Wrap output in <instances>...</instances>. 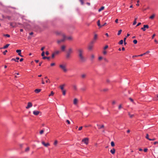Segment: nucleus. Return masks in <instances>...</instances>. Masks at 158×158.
<instances>
[{"label": "nucleus", "mask_w": 158, "mask_h": 158, "mask_svg": "<svg viewBox=\"0 0 158 158\" xmlns=\"http://www.w3.org/2000/svg\"><path fill=\"white\" fill-rule=\"evenodd\" d=\"M77 53L78 54L79 58L82 62H84L85 61V59L83 56L84 53V49L83 48H80L77 49Z\"/></svg>", "instance_id": "f257e3e1"}, {"label": "nucleus", "mask_w": 158, "mask_h": 158, "mask_svg": "<svg viewBox=\"0 0 158 158\" xmlns=\"http://www.w3.org/2000/svg\"><path fill=\"white\" fill-rule=\"evenodd\" d=\"M59 67L64 72H66L67 71V70L65 65L63 64H61L60 65Z\"/></svg>", "instance_id": "f03ea898"}, {"label": "nucleus", "mask_w": 158, "mask_h": 158, "mask_svg": "<svg viewBox=\"0 0 158 158\" xmlns=\"http://www.w3.org/2000/svg\"><path fill=\"white\" fill-rule=\"evenodd\" d=\"M72 52V49L71 48H70L69 49L66 55V58L67 59L69 58L70 57V54Z\"/></svg>", "instance_id": "7ed1b4c3"}, {"label": "nucleus", "mask_w": 158, "mask_h": 158, "mask_svg": "<svg viewBox=\"0 0 158 158\" xmlns=\"http://www.w3.org/2000/svg\"><path fill=\"white\" fill-rule=\"evenodd\" d=\"M62 36L63 37V38L62 39L57 40V43L58 44H60L61 42L64 41L66 40V36L65 35L63 34L62 35Z\"/></svg>", "instance_id": "20e7f679"}, {"label": "nucleus", "mask_w": 158, "mask_h": 158, "mask_svg": "<svg viewBox=\"0 0 158 158\" xmlns=\"http://www.w3.org/2000/svg\"><path fill=\"white\" fill-rule=\"evenodd\" d=\"M89 139L88 138H85L83 139L82 142L84 143L86 145H87L89 143Z\"/></svg>", "instance_id": "39448f33"}, {"label": "nucleus", "mask_w": 158, "mask_h": 158, "mask_svg": "<svg viewBox=\"0 0 158 158\" xmlns=\"http://www.w3.org/2000/svg\"><path fill=\"white\" fill-rule=\"evenodd\" d=\"M97 126L98 127V128L99 129H103L104 128V126L103 124L100 125L99 124H97Z\"/></svg>", "instance_id": "423d86ee"}, {"label": "nucleus", "mask_w": 158, "mask_h": 158, "mask_svg": "<svg viewBox=\"0 0 158 158\" xmlns=\"http://www.w3.org/2000/svg\"><path fill=\"white\" fill-rule=\"evenodd\" d=\"M149 27V26L147 25H143V27L141 28V29L143 30V31H145L146 30V28L148 29Z\"/></svg>", "instance_id": "0eeeda50"}, {"label": "nucleus", "mask_w": 158, "mask_h": 158, "mask_svg": "<svg viewBox=\"0 0 158 158\" xmlns=\"http://www.w3.org/2000/svg\"><path fill=\"white\" fill-rule=\"evenodd\" d=\"M32 106V103L31 102H29L28 103L27 106L26 107L27 109H28L29 108L31 107Z\"/></svg>", "instance_id": "6e6552de"}, {"label": "nucleus", "mask_w": 158, "mask_h": 158, "mask_svg": "<svg viewBox=\"0 0 158 158\" xmlns=\"http://www.w3.org/2000/svg\"><path fill=\"white\" fill-rule=\"evenodd\" d=\"M97 38V34H95L94 36V40L91 42V44H93L95 42V40Z\"/></svg>", "instance_id": "1a4fd4ad"}, {"label": "nucleus", "mask_w": 158, "mask_h": 158, "mask_svg": "<svg viewBox=\"0 0 158 158\" xmlns=\"http://www.w3.org/2000/svg\"><path fill=\"white\" fill-rule=\"evenodd\" d=\"M42 143L43 145L46 147H47L50 145V144L49 143H45L44 141H42Z\"/></svg>", "instance_id": "9d476101"}, {"label": "nucleus", "mask_w": 158, "mask_h": 158, "mask_svg": "<svg viewBox=\"0 0 158 158\" xmlns=\"http://www.w3.org/2000/svg\"><path fill=\"white\" fill-rule=\"evenodd\" d=\"M40 113L39 111L34 110L33 111V114L34 115H37Z\"/></svg>", "instance_id": "9b49d317"}, {"label": "nucleus", "mask_w": 158, "mask_h": 158, "mask_svg": "<svg viewBox=\"0 0 158 158\" xmlns=\"http://www.w3.org/2000/svg\"><path fill=\"white\" fill-rule=\"evenodd\" d=\"M10 25L13 27H16V24L15 23H10Z\"/></svg>", "instance_id": "f8f14e48"}, {"label": "nucleus", "mask_w": 158, "mask_h": 158, "mask_svg": "<svg viewBox=\"0 0 158 158\" xmlns=\"http://www.w3.org/2000/svg\"><path fill=\"white\" fill-rule=\"evenodd\" d=\"M16 52L18 53V55L21 57H23V56L21 55V50H16Z\"/></svg>", "instance_id": "ddd939ff"}, {"label": "nucleus", "mask_w": 158, "mask_h": 158, "mask_svg": "<svg viewBox=\"0 0 158 158\" xmlns=\"http://www.w3.org/2000/svg\"><path fill=\"white\" fill-rule=\"evenodd\" d=\"M19 57H16V59H15V58L12 59H11V61H15V62H19L18 61V60H19Z\"/></svg>", "instance_id": "4468645a"}, {"label": "nucleus", "mask_w": 158, "mask_h": 158, "mask_svg": "<svg viewBox=\"0 0 158 158\" xmlns=\"http://www.w3.org/2000/svg\"><path fill=\"white\" fill-rule=\"evenodd\" d=\"M153 100L154 101L158 100V94L155 96L153 98Z\"/></svg>", "instance_id": "2eb2a0df"}, {"label": "nucleus", "mask_w": 158, "mask_h": 158, "mask_svg": "<svg viewBox=\"0 0 158 158\" xmlns=\"http://www.w3.org/2000/svg\"><path fill=\"white\" fill-rule=\"evenodd\" d=\"M77 102H78V100L77 98H75L73 100V104L75 105H76L77 104Z\"/></svg>", "instance_id": "dca6fc26"}, {"label": "nucleus", "mask_w": 158, "mask_h": 158, "mask_svg": "<svg viewBox=\"0 0 158 158\" xmlns=\"http://www.w3.org/2000/svg\"><path fill=\"white\" fill-rule=\"evenodd\" d=\"M149 52H150L149 51H147L146 52H145V53H144L143 54H140V55H138L137 56H143V55H145L146 54L148 53H149Z\"/></svg>", "instance_id": "f3484780"}, {"label": "nucleus", "mask_w": 158, "mask_h": 158, "mask_svg": "<svg viewBox=\"0 0 158 158\" xmlns=\"http://www.w3.org/2000/svg\"><path fill=\"white\" fill-rule=\"evenodd\" d=\"M115 149L113 148L112 149H111L110 151V152L112 154H114L115 153Z\"/></svg>", "instance_id": "a211bd4d"}, {"label": "nucleus", "mask_w": 158, "mask_h": 158, "mask_svg": "<svg viewBox=\"0 0 158 158\" xmlns=\"http://www.w3.org/2000/svg\"><path fill=\"white\" fill-rule=\"evenodd\" d=\"M93 47V44L91 43V44L89 46L88 49L89 50H92Z\"/></svg>", "instance_id": "6ab92c4d"}, {"label": "nucleus", "mask_w": 158, "mask_h": 158, "mask_svg": "<svg viewBox=\"0 0 158 158\" xmlns=\"http://www.w3.org/2000/svg\"><path fill=\"white\" fill-rule=\"evenodd\" d=\"M41 90L40 89H36L35 90V92L36 93H38L41 91Z\"/></svg>", "instance_id": "aec40b11"}, {"label": "nucleus", "mask_w": 158, "mask_h": 158, "mask_svg": "<svg viewBox=\"0 0 158 158\" xmlns=\"http://www.w3.org/2000/svg\"><path fill=\"white\" fill-rule=\"evenodd\" d=\"M10 45V44H7L6 45L2 47L3 49H6Z\"/></svg>", "instance_id": "412c9836"}, {"label": "nucleus", "mask_w": 158, "mask_h": 158, "mask_svg": "<svg viewBox=\"0 0 158 158\" xmlns=\"http://www.w3.org/2000/svg\"><path fill=\"white\" fill-rule=\"evenodd\" d=\"M66 39H67L69 40H72V38L71 36H69V37L66 36Z\"/></svg>", "instance_id": "4be33fe9"}, {"label": "nucleus", "mask_w": 158, "mask_h": 158, "mask_svg": "<svg viewBox=\"0 0 158 158\" xmlns=\"http://www.w3.org/2000/svg\"><path fill=\"white\" fill-rule=\"evenodd\" d=\"M97 25L98 27H102V26H101L102 25H101L100 24V20H98L97 22Z\"/></svg>", "instance_id": "5701e85b"}, {"label": "nucleus", "mask_w": 158, "mask_h": 158, "mask_svg": "<svg viewBox=\"0 0 158 158\" xmlns=\"http://www.w3.org/2000/svg\"><path fill=\"white\" fill-rule=\"evenodd\" d=\"M128 114L129 116L131 118H133L134 116V114H131L129 112L128 113Z\"/></svg>", "instance_id": "b1692460"}, {"label": "nucleus", "mask_w": 158, "mask_h": 158, "mask_svg": "<svg viewBox=\"0 0 158 158\" xmlns=\"http://www.w3.org/2000/svg\"><path fill=\"white\" fill-rule=\"evenodd\" d=\"M65 47L64 45H63L61 47V50L64 51L65 50Z\"/></svg>", "instance_id": "393cba45"}, {"label": "nucleus", "mask_w": 158, "mask_h": 158, "mask_svg": "<svg viewBox=\"0 0 158 158\" xmlns=\"http://www.w3.org/2000/svg\"><path fill=\"white\" fill-rule=\"evenodd\" d=\"M60 52V51H56L53 52V53L55 54V55L58 54Z\"/></svg>", "instance_id": "a878e982"}, {"label": "nucleus", "mask_w": 158, "mask_h": 158, "mask_svg": "<svg viewBox=\"0 0 158 158\" xmlns=\"http://www.w3.org/2000/svg\"><path fill=\"white\" fill-rule=\"evenodd\" d=\"M73 88L74 90H76L77 89V86L76 85H73Z\"/></svg>", "instance_id": "bb28decb"}, {"label": "nucleus", "mask_w": 158, "mask_h": 158, "mask_svg": "<svg viewBox=\"0 0 158 158\" xmlns=\"http://www.w3.org/2000/svg\"><path fill=\"white\" fill-rule=\"evenodd\" d=\"M64 85H63L60 86V87L61 89L62 90H64Z\"/></svg>", "instance_id": "cd10ccee"}, {"label": "nucleus", "mask_w": 158, "mask_h": 158, "mask_svg": "<svg viewBox=\"0 0 158 158\" xmlns=\"http://www.w3.org/2000/svg\"><path fill=\"white\" fill-rule=\"evenodd\" d=\"M155 16V14H153L152 15H151V16H150V17H149V18L150 19H152L154 18V17Z\"/></svg>", "instance_id": "c85d7f7f"}, {"label": "nucleus", "mask_w": 158, "mask_h": 158, "mask_svg": "<svg viewBox=\"0 0 158 158\" xmlns=\"http://www.w3.org/2000/svg\"><path fill=\"white\" fill-rule=\"evenodd\" d=\"M104 6H102L100 9H99L98 10V11L99 12L101 11L102 10H104Z\"/></svg>", "instance_id": "c756f323"}, {"label": "nucleus", "mask_w": 158, "mask_h": 158, "mask_svg": "<svg viewBox=\"0 0 158 158\" xmlns=\"http://www.w3.org/2000/svg\"><path fill=\"white\" fill-rule=\"evenodd\" d=\"M86 76V74H84L81 75V77L82 78H85Z\"/></svg>", "instance_id": "7c9ffc66"}, {"label": "nucleus", "mask_w": 158, "mask_h": 158, "mask_svg": "<svg viewBox=\"0 0 158 158\" xmlns=\"http://www.w3.org/2000/svg\"><path fill=\"white\" fill-rule=\"evenodd\" d=\"M50 57H46V56H44L43 57V59H47L48 60L49 59Z\"/></svg>", "instance_id": "2f4dec72"}, {"label": "nucleus", "mask_w": 158, "mask_h": 158, "mask_svg": "<svg viewBox=\"0 0 158 158\" xmlns=\"http://www.w3.org/2000/svg\"><path fill=\"white\" fill-rule=\"evenodd\" d=\"M123 40H121L118 43V44H122L123 43Z\"/></svg>", "instance_id": "473e14b6"}, {"label": "nucleus", "mask_w": 158, "mask_h": 158, "mask_svg": "<svg viewBox=\"0 0 158 158\" xmlns=\"http://www.w3.org/2000/svg\"><path fill=\"white\" fill-rule=\"evenodd\" d=\"M54 92L53 91H52L51 92V94L49 95V96L50 97L51 96H53L54 95Z\"/></svg>", "instance_id": "72a5a7b5"}, {"label": "nucleus", "mask_w": 158, "mask_h": 158, "mask_svg": "<svg viewBox=\"0 0 158 158\" xmlns=\"http://www.w3.org/2000/svg\"><path fill=\"white\" fill-rule=\"evenodd\" d=\"M146 138L147 139H148V140H149V139H150V138H149V135L148 134H146Z\"/></svg>", "instance_id": "f704fd0d"}, {"label": "nucleus", "mask_w": 158, "mask_h": 158, "mask_svg": "<svg viewBox=\"0 0 158 158\" xmlns=\"http://www.w3.org/2000/svg\"><path fill=\"white\" fill-rule=\"evenodd\" d=\"M111 145L112 147H114V142L112 141L111 143Z\"/></svg>", "instance_id": "c9c22d12"}, {"label": "nucleus", "mask_w": 158, "mask_h": 158, "mask_svg": "<svg viewBox=\"0 0 158 158\" xmlns=\"http://www.w3.org/2000/svg\"><path fill=\"white\" fill-rule=\"evenodd\" d=\"M122 31V30H119L118 32V35H119L121 34Z\"/></svg>", "instance_id": "e433bc0d"}, {"label": "nucleus", "mask_w": 158, "mask_h": 158, "mask_svg": "<svg viewBox=\"0 0 158 158\" xmlns=\"http://www.w3.org/2000/svg\"><path fill=\"white\" fill-rule=\"evenodd\" d=\"M133 42L135 44H136L137 43V41L136 40H134L133 41Z\"/></svg>", "instance_id": "4c0bfd02"}, {"label": "nucleus", "mask_w": 158, "mask_h": 158, "mask_svg": "<svg viewBox=\"0 0 158 158\" xmlns=\"http://www.w3.org/2000/svg\"><path fill=\"white\" fill-rule=\"evenodd\" d=\"M44 130H42L41 131H40V135H42L43 134V133H44Z\"/></svg>", "instance_id": "58836bf2"}, {"label": "nucleus", "mask_w": 158, "mask_h": 158, "mask_svg": "<svg viewBox=\"0 0 158 158\" xmlns=\"http://www.w3.org/2000/svg\"><path fill=\"white\" fill-rule=\"evenodd\" d=\"M63 94L64 95H65L66 94V91L65 90H62Z\"/></svg>", "instance_id": "ea45409f"}, {"label": "nucleus", "mask_w": 158, "mask_h": 158, "mask_svg": "<svg viewBox=\"0 0 158 158\" xmlns=\"http://www.w3.org/2000/svg\"><path fill=\"white\" fill-rule=\"evenodd\" d=\"M129 99L130 100V101L132 102L133 103H134V102L133 100L131 98H129Z\"/></svg>", "instance_id": "a19ab883"}, {"label": "nucleus", "mask_w": 158, "mask_h": 158, "mask_svg": "<svg viewBox=\"0 0 158 158\" xmlns=\"http://www.w3.org/2000/svg\"><path fill=\"white\" fill-rule=\"evenodd\" d=\"M29 150V147H27L25 150V152H28Z\"/></svg>", "instance_id": "79ce46f5"}, {"label": "nucleus", "mask_w": 158, "mask_h": 158, "mask_svg": "<svg viewBox=\"0 0 158 158\" xmlns=\"http://www.w3.org/2000/svg\"><path fill=\"white\" fill-rule=\"evenodd\" d=\"M57 143V140H56L54 142V144L55 145H56Z\"/></svg>", "instance_id": "37998d69"}, {"label": "nucleus", "mask_w": 158, "mask_h": 158, "mask_svg": "<svg viewBox=\"0 0 158 158\" xmlns=\"http://www.w3.org/2000/svg\"><path fill=\"white\" fill-rule=\"evenodd\" d=\"M79 1L82 5H83L84 4V0H79Z\"/></svg>", "instance_id": "c03bdc74"}, {"label": "nucleus", "mask_w": 158, "mask_h": 158, "mask_svg": "<svg viewBox=\"0 0 158 158\" xmlns=\"http://www.w3.org/2000/svg\"><path fill=\"white\" fill-rule=\"evenodd\" d=\"M7 52V50H6L5 51L3 52V55H5L6 54V53Z\"/></svg>", "instance_id": "a18cd8bd"}, {"label": "nucleus", "mask_w": 158, "mask_h": 158, "mask_svg": "<svg viewBox=\"0 0 158 158\" xmlns=\"http://www.w3.org/2000/svg\"><path fill=\"white\" fill-rule=\"evenodd\" d=\"M104 60L106 62H109V61L107 59H106V58H104Z\"/></svg>", "instance_id": "49530a36"}, {"label": "nucleus", "mask_w": 158, "mask_h": 158, "mask_svg": "<svg viewBox=\"0 0 158 158\" xmlns=\"http://www.w3.org/2000/svg\"><path fill=\"white\" fill-rule=\"evenodd\" d=\"M44 51H43L41 54V56H42L44 57Z\"/></svg>", "instance_id": "de8ad7c7"}, {"label": "nucleus", "mask_w": 158, "mask_h": 158, "mask_svg": "<svg viewBox=\"0 0 158 158\" xmlns=\"http://www.w3.org/2000/svg\"><path fill=\"white\" fill-rule=\"evenodd\" d=\"M66 122L69 124H70V121L68 120H66Z\"/></svg>", "instance_id": "09e8293b"}, {"label": "nucleus", "mask_w": 158, "mask_h": 158, "mask_svg": "<svg viewBox=\"0 0 158 158\" xmlns=\"http://www.w3.org/2000/svg\"><path fill=\"white\" fill-rule=\"evenodd\" d=\"M136 21H135V20H134V22H133V25H135V24H136Z\"/></svg>", "instance_id": "8fccbe9b"}, {"label": "nucleus", "mask_w": 158, "mask_h": 158, "mask_svg": "<svg viewBox=\"0 0 158 158\" xmlns=\"http://www.w3.org/2000/svg\"><path fill=\"white\" fill-rule=\"evenodd\" d=\"M156 140V139L155 138H154L152 139H149V140H150V141H154V140Z\"/></svg>", "instance_id": "3c124183"}, {"label": "nucleus", "mask_w": 158, "mask_h": 158, "mask_svg": "<svg viewBox=\"0 0 158 158\" xmlns=\"http://www.w3.org/2000/svg\"><path fill=\"white\" fill-rule=\"evenodd\" d=\"M55 54H54L53 53L52 54V58H53L54 57H55Z\"/></svg>", "instance_id": "603ef678"}, {"label": "nucleus", "mask_w": 158, "mask_h": 158, "mask_svg": "<svg viewBox=\"0 0 158 158\" xmlns=\"http://www.w3.org/2000/svg\"><path fill=\"white\" fill-rule=\"evenodd\" d=\"M5 36H6L8 37H10V35H9L6 34L5 35Z\"/></svg>", "instance_id": "864d4df0"}, {"label": "nucleus", "mask_w": 158, "mask_h": 158, "mask_svg": "<svg viewBox=\"0 0 158 158\" xmlns=\"http://www.w3.org/2000/svg\"><path fill=\"white\" fill-rule=\"evenodd\" d=\"M103 53L104 55H106L107 53V52L106 51H103Z\"/></svg>", "instance_id": "5fc2aeb1"}, {"label": "nucleus", "mask_w": 158, "mask_h": 158, "mask_svg": "<svg viewBox=\"0 0 158 158\" xmlns=\"http://www.w3.org/2000/svg\"><path fill=\"white\" fill-rule=\"evenodd\" d=\"M122 108L121 105H120L118 106V109H120Z\"/></svg>", "instance_id": "6e6d98bb"}, {"label": "nucleus", "mask_w": 158, "mask_h": 158, "mask_svg": "<svg viewBox=\"0 0 158 158\" xmlns=\"http://www.w3.org/2000/svg\"><path fill=\"white\" fill-rule=\"evenodd\" d=\"M116 103V102L115 101H113L112 102V104L113 105H114Z\"/></svg>", "instance_id": "4d7b16f0"}, {"label": "nucleus", "mask_w": 158, "mask_h": 158, "mask_svg": "<svg viewBox=\"0 0 158 158\" xmlns=\"http://www.w3.org/2000/svg\"><path fill=\"white\" fill-rule=\"evenodd\" d=\"M82 126L80 127L79 128L78 130L79 131H80L82 129Z\"/></svg>", "instance_id": "13d9d810"}, {"label": "nucleus", "mask_w": 158, "mask_h": 158, "mask_svg": "<svg viewBox=\"0 0 158 158\" xmlns=\"http://www.w3.org/2000/svg\"><path fill=\"white\" fill-rule=\"evenodd\" d=\"M148 149L147 148H145L144 149V151L145 152H146L147 151H148Z\"/></svg>", "instance_id": "bf43d9fd"}, {"label": "nucleus", "mask_w": 158, "mask_h": 158, "mask_svg": "<svg viewBox=\"0 0 158 158\" xmlns=\"http://www.w3.org/2000/svg\"><path fill=\"white\" fill-rule=\"evenodd\" d=\"M108 45H106L104 48V49H105L108 48Z\"/></svg>", "instance_id": "052dcab7"}, {"label": "nucleus", "mask_w": 158, "mask_h": 158, "mask_svg": "<svg viewBox=\"0 0 158 158\" xmlns=\"http://www.w3.org/2000/svg\"><path fill=\"white\" fill-rule=\"evenodd\" d=\"M156 35L155 34H154L152 36V39H153L154 38V37H155V36Z\"/></svg>", "instance_id": "680f3d73"}, {"label": "nucleus", "mask_w": 158, "mask_h": 158, "mask_svg": "<svg viewBox=\"0 0 158 158\" xmlns=\"http://www.w3.org/2000/svg\"><path fill=\"white\" fill-rule=\"evenodd\" d=\"M91 125H85V127H91Z\"/></svg>", "instance_id": "e2e57ef3"}, {"label": "nucleus", "mask_w": 158, "mask_h": 158, "mask_svg": "<svg viewBox=\"0 0 158 158\" xmlns=\"http://www.w3.org/2000/svg\"><path fill=\"white\" fill-rule=\"evenodd\" d=\"M55 65V63H52L51 64V66H53Z\"/></svg>", "instance_id": "0e129e2a"}, {"label": "nucleus", "mask_w": 158, "mask_h": 158, "mask_svg": "<svg viewBox=\"0 0 158 158\" xmlns=\"http://www.w3.org/2000/svg\"><path fill=\"white\" fill-rule=\"evenodd\" d=\"M141 24V23H138V24L136 26V27H137V26L140 25Z\"/></svg>", "instance_id": "69168bd1"}, {"label": "nucleus", "mask_w": 158, "mask_h": 158, "mask_svg": "<svg viewBox=\"0 0 158 158\" xmlns=\"http://www.w3.org/2000/svg\"><path fill=\"white\" fill-rule=\"evenodd\" d=\"M102 59V56H100L98 57V60H101Z\"/></svg>", "instance_id": "338daca9"}, {"label": "nucleus", "mask_w": 158, "mask_h": 158, "mask_svg": "<svg viewBox=\"0 0 158 158\" xmlns=\"http://www.w3.org/2000/svg\"><path fill=\"white\" fill-rule=\"evenodd\" d=\"M157 143H158V142H157V141L155 142L154 143V145H156V144Z\"/></svg>", "instance_id": "774afa93"}]
</instances>
